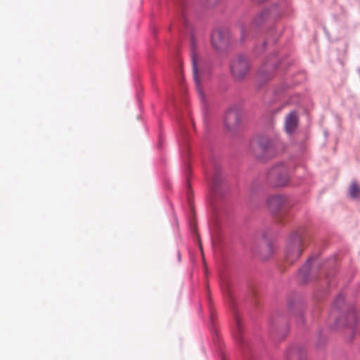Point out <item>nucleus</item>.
Returning a JSON list of instances; mask_svg holds the SVG:
<instances>
[{"mask_svg": "<svg viewBox=\"0 0 360 360\" xmlns=\"http://www.w3.org/2000/svg\"><path fill=\"white\" fill-rule=\"evenodd\" d=\"M306 236L304 229H299L293 232L286 245L285 252V259L288 263H293L300 257L303 248Z\"/></svg>", "mask_w": 360, "mask_h": 360, "instance_id": "nucleus-1", "label": "nucleus"}, {"mask_svg": "<svg viewBox=\"0 0 360 360\" xmlns=\"http://www.w3.org/2000/svg\"><path fill=\"white\" fill-rule=\"evenodd\" d=\"M267 180L274 186H286L289 181L288 168L283 163L274 165L267 174Z\"/></svg>", "mask_w": 360, "mask_h": 360, "instance_id": "nucleus-2", "label": "nucleus"}, {"mask_svg": "<svg viewBox=\"0 0 360 360\" xmlns=\"http://www.w3.org/2000/svg\"><path fill=\"white\" fill-rule=\"evenodd\" d=\"M257 147V155L262 160H266L274 156L276 153L275 148L271 141L267 137H259L256 142L252 143V148Z\"/></svg>", "mask_w": 360, "mask_h": 360, "instance_id": "nucleus-3", "label": "nucleus"}, {"mask_svg": "<svg viewBox=\"0 0 360 360\" xmlns=\"http://www.w3.org/2000/svg\"><path fill=\"white\" fill-rule=\"evenodd\" d=\"M231 70L235 78L243 79L250 70V63L248 58L243 56L236 58L231 63Z\"/></svg>", "mask_w": 360, "mask_h": 360, "instance_id": "nucleus-4", "label": "nucleus"}, {"mask_svg": "<svg viewBox=\"0 0 360 360\" xmlns=\"http://www.w3.org/2000/svg\"><path fill=\"white\" fill-rule=\"evenodd\" d=\"M267 204L270 210L274 213L278 212H281V214L285 213L290 207L288 199L281 195H276L269 197Z\"/></svg>", "mask_w": 360, "mask_h": 360, "instance_id": "nucleus-5", "label": "nucleus"}, {"mask_svg": "<svg viewBox=\"0 0 360 360\" xmlns=\"http://www.w3.org/2000/svg\"><path fill=\"white\" fill-rule=\"evenodd\" d=\"M211 43L217 51H223L229 46V34L222 30L214 31L211 35Z\"/></svg>", "mask_w": 360, "mask_h": 360, "instance_id": "nucleus-6", "label": "nucleus"}, {"mask_svg": "<svg viewBox=\"0 0 360 360\" xmlns=\"http://www.w3.org/2000/svg\"><path fill=\"white\" fill-rule=\"evenodd\" d=\"M225 124L229 130L234 129L240 123V116L235 110H229L225 115Z\"/></svg>", "mask_w": 360, "mask_h": 360, "instance_id": "nucleus-7", "label": "nucleus"}, {"mask_svg": "<svg viewBox=\"0 0 360 360\" xmlns=\"http://www.w3.org/2000/svg\"><path fill=\"white\" fill-rule=\"evenodd\" d=\"M297 117L295 112H290L285 117V128L288 134H291L297 125Z\"/></svg>", "mask_w": 360, "mask_h": 360, "instance_id": "nucleus-8", "label": "nucleus"}, {"mask_svg": "<svg viewBox=\"0 0 360 360\" xmlns=\"http://www.w3.org/2000/svg\"><path fill=\"white\" fill-rule=\"evenodd\" d=\"M192 63H193V77L196 84V88L198 94L201 96V98L203 100L204 96L202 94V89L200 86V81L198 75V68H197V60L195 56L192 58Z\"/></svg>", "mask_w": 360, "mask_h": 360, "instance_id": "nucleus-9", "label": "nucleus"}, {"mask_svg": "<svg viewBox=\"0 0 360 360\" xmlns=\"http://www.w3.org/2000/svg\"><path fill=\"white\" fill-rule=\"evenodd\" d=\"M271 11L269 9L264 10L257 15L253 22L256 26H259L269 19Z\"/></svg>", "mask_w": 360, "mask_h": 360, "instance_id": "nucleus-10", "label": "nucleus"}, {"mask_svg": "<svg viewBox=\"0 0 360 360\" xmlns=\"http://www.w3.org/2000/svg\"><path fill=\"white\" fill-rule=\"evenodd\" d=\"M349 195L354 199H360V187L356 182H352L349 187Z\"/></svg>", "mask_w": 360, "mask_h": 360, "instance_id": "nucleus-11", "label": "nucleus"}, {"mask_svg": "<svg viewBox=\"0 0 360 360\" xmlns=\"http://www.w3.org/2000/svg\"><path fill=\"white\" fill-rule=\"evenodd\" d=\"M288 358L290 360H304V354L299 349H293L289 352Z\"/></svg>", "mask_w": 360, "mask_h": 360, "instance_id": "nucleus-12", "label": "nucleus"}, {"mask_svg": "<svg viewBox=\"0 0 360 360\" xmlns=\"http://www.w3.org/2000/svg\"><path fill=\"white\" fill-rule=\"evenodd\" d=\"M220 181H221V177H220L219 174H214V176H213V179H212V183H213L214 186H217L218 184L220 182Z\"/></svg>", "mask_w": 360, "mask_h": 360, "instance_id": "nucleus-13", "label": "nucleus"}, {"mask_svg": "<svg viewBox=\"0 0 360 360\" xmlns=\"http://www.w3.org/2000/svg\"><path fill=\"white\" fill-rule=\"evenodd\" d=\"M236 324L238 335H240V334L241 333V322L238 317H236Z\"/></svg>", "mask_w": 360, "mask_h": 360, "instance_id": "nucleus-14", "label": "nucleus"}, {"mask_svg": "<svg viewBox=\"0 0 360 360\" xmlns=\"http://www.w3.org/2000/svg\"><path fill=\"white\" fill-rule=\"evenodd\" d=\"M311 259H308L307 263L306 265L301 269L302 272H304V274H307L309 269V263L310 262Z\"/></svg>", "mask_w": 360, "mask_h": 360, "instance_id": "nucleus-15", "label": "nucleus"}, {"mask_svg": "<svg viewBox=\"0 0 360 360\" xmlns=\"http://www.w3.org/2000/svg\"><path fill=\"white\" fill-rule=\"evenodd\" d=\"M208 4H210V5H214L215 4L218 0H207Z\"/></svg>", "mask_w": 360, "mask_h": 360, "instance_id": "nucleus-16", "label": "nucleus"}, {"mask_svg": "<svg viewBox=\"0 0 360 360\" xmlns=\"http://www.w3.org/2000/svg\"><path fill=\"white\" fill-rule=\"evenodd\" d=\"M258 77L262 79L263 77V72H262V70H260V72H259V75Z\"/></svg>", "mask_w": 360, "mask_h": 360, "instance_id": "nucleus-17", "label": "nucleus"}, {"mask_svg": "<svg viewBox=\"0 0 360 360\" xmlns=\"http://www.w3.org/2000/svg\"><path fill=\"white\" fill-rule=\"evenodd\" d=\"M177 254H178V259H179V261H180V259H181V256H180V253H179V252H178V253H177Z\"/></svg>", "mask_w": 360, "mask_h": 360, "instance_id": "nucleus-18", "label": "nucleus"}, {"mask_svg": "<svg viewBox=\"0 0 360 360\" xmlns=\"http://www.w3.org/2000/svg\"><path fill=\"white\" fill-rule=\"evenodd\" d=\"M270 77H271L269 75V76L266 77H265V79H270Z\"/></svg>", "mask_w": 360, "mask_h": 360, "instance_id": "nucleus-19", "label": "nucleus"}]
</instances>
